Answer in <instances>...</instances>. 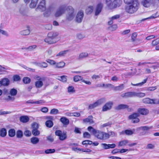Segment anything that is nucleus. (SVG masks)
<instances>
[{
    "mask_svg": "<svg viewBox=\"0 0 159 159\" xmlns=\"http://www.w3.org/2000/svg\"><path fill=\"white\" fill-rule=\"evenodd\" d=\"M124 87L123 84H122L119 86H116L115 88V89L117 90H123Z\"/></svg>",
    "mask_w": 159,
    "mask_h": 159,
    "instance_id": "53",
    "label": "nucleus"
},
{
    "mask_svg": "<svg viewBox=\"0 0 159 159\" xmlns=\"http://www.w3.org/2000/svg\"><path fill=\"white\" fill-rule=\"evenodd\" d=\"M13 79L14 81H16L20 80L21 79L19 75H15L13 76Z\"/></svg>",
    "mask_w": 159,
    "mask_h": 159,
    "instance_id": "57",
    "label": "nucleus"
},
{
    "mask_svg": "<svg viewBox=\"0 0 159 159\" xmlns=\"http://www.w3.org/2000/svg\"><path fill=\"white\" fill-rule=\"evenodd\" d=\"M83 136L84 138H89L90 137V135L89 133L85 132L83 134Z\"/></svg>",
    "mask_w": 159,
    "mask_h": 159,
    "instance_id": "63",
    "label": "nucleus"
},
{
    "mask_svg": "<svg viewBox=\"0 0 159 159\" xmlns=\"http://www.w3.org/2000/svg\"><path fill=\"white\" fill-rule=\"evenodd\" d=\"M39 0H31V2L30 4V7L31 8H33L36 6Z\"/></svg>",
    "mask_w": 159,
    "mask_h": 159,
    "instance_id": "31",
    "label": "nucleus"
},
{
    "mask_svg": "<svg viewBox=\"0 0 159 159\" xmlns=\"http://www.w3.org/2000/svg\"><path fill=\"white\" fill-rule=\"evenodd\" d=\"M117 28V26L116 24H114L109 27V29L111 31H114Z\"/></svg>",
    "mask_w": 159,
    "mask_h": 159,
    "instance_id": "54",
    "label": "nucleus"
},
{
    "mask_svg": "<svg viewBox=\"0 0 159 159\" xmlns=\"http://www.w3.org/2000/svg\"><path fill=\"white\" fill-rule=\"evenodd\" d=\"M103 7V4L101 3H98L94 9L95 15L98 16L101 12Z\"/></svg>",
    "mask_w": 159,
    "mask_h": 159,
    "instance_id": "11",
    "label": "nucleus"
},
{
    "mask_svg": "<svg viewBox=\"0 0 159 159\" xmlns=\"http://www.w3.org/2000/svg\"><path fill=\"white\" fill-rule=\"evenodd\" d=\"M128 140H124L122 141H120L119 142L118 146L120 147L125 145L126 144L128 143Z\"/></svg>",
    "mask_w": 159,
    "mask_h": 159,
    "instance_id": "35",
    "label": "nucleus"
},
{
    "mask_svg": "<svg viewBox=\"0 0 159 159\" xmlns=\"http://www.w3.org/2000/svg\"><path fill=\"white\" fill-rule=\"evenodd\" d=\"M67 76L66 75H62L61 76L58 77V79L63 82H65L67 80Z\"/></svg>",
    "mask_w": 159,
    "mask_h": 159,
    "instance_id": "43",
    "label": "nucleus"
},
{
    "mask_svg": "<svg viewBox=\"0 0 159 159\" xmlns=\"http://www.w3.org/2000/svg\"><path fill=\"white\" fill-rule=\"evenodd\" d=\"M88 54L87 52H82L79 55L78 59H82L88 57Z\"/></svg>",
    "mask_w": 159,
    "mask_h": 159,
    "instance_id": "29",
    "label": "nucleus"
},
{
    "mask_svg": "<svg viewBox=\"0 0 159 159\" xmlns=\"http://www.w3.org/2000/svg\"><path fill=\"white\" fill-rule=\"evenodd\" d=\"M112 123L111 122H108L107 123H105L101 125L102 127H104L106 126H111L112 125Z\"/></svg>",
    "mask_w": 159,
    "mask_h": 159,
    "instance_id": "58",
    "label": "nucleus"
},
{
    "mask_svg": "<svg viewBox=\"0 0 159 159\" xmlns=\"http://www.w3.org/2000/svg\"><path fill=\"white\" fill-rule=\"evenodd\" d=\"M122 1L121 0H115L112 3L111 5L112 9L119 7L122 4Z\"/></svg>",
    "mask_w": 159,
    "mask_h": 159,
    "instance_id": "17",
    "label": "nucleus"
},
{
    "mask_svg": "<svg viewBox=\"0 0 159 159\" xmlns=\"http://www.w3.org/2000/svg\"><path fill=\"white\" fill-rule=\"evenodd\" d=\"M106 3L107 7L110 9H112V7H111L112 4L111 0H104Z\"/></svg>",
    "mask_w": 159,
    "mask_h": 159,
    "instance_id": "41",
    "label": "nucleus"
},
{
    "mask_svg": "<svg viewBox=\"0 0 159 159\" xmlns=\"http://www.w3.org/2000/svg\"><path fill=\"white\" fill-rule=\"evenodd\" d=\"M32 127L33 129H38L39 128L38 124V123L34 122L32 124Z\"/></svg>",
    "mask_w": 159,
    "mask_h": 159,
    "instance_id": "59",
    "label": "nucleus"
},
{
    "mask_svg": "<svg viewBox=\"0 0 159 159\" xmlns=\"http://www.w3.org/2000/svg\"><path fill=\"white\" fill-rule=\"evenodd\" d=\"M155 147L154 144L149 143L148 144L146 147V148L147 149H153Z\"/></svg>",
    "mask_w": 159,
    "mask_h": 159,
    "instance_id": "55",
    "label": "nucleus"
},
{
    "mask_svg": "<svg viewBox=\"0 0 159 159\" xmlns=\"http://www.w3.org/2000/svg\"><path fill=\"white\" fill-rule=\"evenodd\" d=\"M31 134V132L29 130H26L24 132L25 135L27 137L30 136Z\"/></svg>",
    "mask_w": 159,
    "mask_h": 159,
    "instance_id": "62",
    "label": "nucleus"
},
{
    "mask_svg": "<svg viewBox=\"0 0 159 159\" xmlns=\"http://www.w3.org/2000/svg\"><path fill=\"white\" fill-rule=\"evenodd\" d=\"M44 41L48 44H51L56 43L48 35L47 37L44 39Z\"/></svg>",
    "mask_w": 159,
    "mask_h": 159,
    "instance_id": "19",
    "label": "nucleus"
},
{
    "mask_svg": "<svg viewBox=\"0 0 159 159\" xmlns=\"http://www.w3.org/2000/svg\"><path fill=\"white\" fill-rule=\"evenodd\" d=\"M37 65L41 67L46 68L48 66L47 63L45 62L37 63Z\"/></svg>",
    "mask_w": 159,
    "mask_h": 159,
    "instance_id": "36",
    "label": "nucleus"
},
{
    "mask_svg": "<svg viewBox=\"0 0 159 159\" xmlns=\"http://www.w3.org/2000/svg\"><path fill=\"white\" fill-rule=\"evenodd\" d=\"M45 125L47 127L51 128L53 126V123L52 120H48L46 122Z\"/></svg>",
    "mask_w": 159,
    "mask_h": 159,
    "instance_id": "34",
    "label": "nucleus"
},
{
    "mask_svg": "<svg viewBox=\"0 0 159 159\" xmlns=\"http://www.w3.org/2000/svg\"><path fill=\"white\" fill-rule=\"evenodd\" d=\"M88 130L91 132L98 139L101 140H105L108 139V135L107 133L96 130L91 126L88 128Z\"/></svg>",
    "mask_w": 159,
    "mask_h": 159,
    "instance_id": "2",
    "label": "nucleus"
},
{
    "mask_svg": "<svg viewBox=\"0 0 159 159\" xmlns=\"http://www.w3.org/2000/svg\"><path fill=\"white\" fill-rule=\"evenodd\" d=\"M45 0H42L39 3L38 7L36 9L37 11H43L46 10L45 5Z\"/></svg>",
    "mask_w": 159,
    "mask_h": 159,
    "instance_id": "9",
    "label": "nucleus"
},
{
    "mask_svg": "<svg viewBox=\"0 0 159 159\" xmlns=\"http://www.w3.org/2000/svg\"><path fill=\"white\" fill-rule=\"evenodd\" d=\"M55 151V150L54 149H49L46 150L44 152L45 153L49 154L54 153Z\"/></svg>",
    "mask_w": 159,
    "mask_h": 159,
    "instance_id": "45",
    "label": "nucleus"
},
{
    "mask_svg": "<svg viewBox=\"0 0 159 159\" xmlns=\"http://www.w3.org/2000/svg\"><path fill=\"white\" fill-rule=\"evenodd\" d=\"M93 118L92 116H89L88 118L83 119V122L86 123H89L90 125L94 123Z\"/></svg>",
    "mask_w": 159,
    "mask_h": 159,
    "instance_id": "21",
    "label": "nucleus"
},
{
    "mask_svg": "<svg viewBox=\"0 0 159 159\" xmlns=\"http://www.w3.org/2000/svg\"><path fill=\"white\" fill-rule=\"evenodd\" d=\"M137 35V34L136 33H134L132 34L131 36V40L132 41H134L136 39V38Z\"/></svg>",
    "mask_w": 159,
    "mask_h": 159,
    "instance_id": "60",
    "label": "nucleus"
},
{
    "mask_svg": "<svg viewBox=\"0 0 159 159\" xmlns=\"http://www.w3.org/2000/svg\"><path fill=\"white\" fill-rule=\"evenodd\" d=\"M55 134L56 136L59 137V139L60 140L63 141L65 140L67 138L66 132H62L60 130H56L55 132Z\"/></svg>",
    "mask_w": 159,
    "mask_h": 159,
    "instance_id": "7",
    "label": "nucleus"
},
{
    "mask_svg": "<svg viewBox=\"0 0 159 159\" xmlns=\"http://www.w3.org/2000/svg\"><path fill=\"white\" fill-rule=\"evenodd\" d=\"M159 43L158 39H156L155 40L152 41V44L153 46H155L158 44Z\"/></svg>",
    "mask_w": 159,
    "mask_h": 159,
    "instance_id": "64",
    "label": "nucleus"
},
{
    "mask_svg": "<svg viewBox=\"0 0 159 159\" xmlns=\"http://www.w3.org/2000/svg\"><path fill=\"white\" fill-rule=\"evenodd\" d=\"M157 12L155 13L152 14V16H149V17L145 18L142 20V21L144 20H145L148 19H155L159 16V15H157Z\"/></svg>",
    "mask_w": 159,
    "mask_h": 159,
    "instance_id": "37",
    "label": "nucleus"
},
{
    "mask_svg": "<svg viewBox=\"0 0 159 159\" xmlns=\"http://www.w3.org/2000/svg\"><path fill=\"white\" fill-rule=\"evenodd\" d=\"M124 2L128 5L125 7V11L128 13L132 14L138 9L139 3L138 0H124Z\"/></svg>",
    "mask_w": 159,
    "mask_h": 159,
    "instance_id": "1",
    "label": "nucleus"
},
{
    "mask_svg": "<svg viewBox=\"0 0 159 159\" xmlns=\"http://www.w3.org/2000/svg\"><path fill=\"white\" fill-rule=\"evenodd\" d=\"M43 85V83L42 80H38L35 82V85L37 88L41 87Z\"/></svg>",
    "mask_w": 159,
    "mask_h": 159,
    "instance_id": "33",
    "label": "nucleus"
},
{
    "mask_svg": "<svg viewBox=\"0 0 159 159\" xmlns=\"http://www.w3.org/2000/svg\"><path fill=\"white\" fill-rule=\"evenodd\" d=\"M83 78L79 75H76L74 77V80L75 82H77L80 80H82Z\"/></svg>",
    "mask_w": 159,
    "mask_h": 159,
    "instance_id": "44",
    "label": "nucleus"
},
{
    "mask_svg": "<svg viewBox=\"0 0 159 159\" xmlns=\"http://www.w3.org/2000/svg\"><path fill=\"white\" fill-rule=\"evenodd\" d=\"M16 134V131L13 129H10L8 131V135L10 137H13Z\"/></svg>",
    "mask_w": 159,
    "mask_h": 159,
    "instance_id": "30",
    "label": "nucleus"
},
{
    "mask_svg": "<svg viewBox=\"0 0 159 159\" xmlns=\"http://www.w3.org/2000/svg\"><path fill=\"white\" fill-rule=\"evenodd\" d=\"M17 93V90L13 88L11 89L10 90V94L12 96H14L16 95Z\"/></svg>",
    "mask_w": 159,
    "mask_h": 159,
    "instance_id": "40",
    "label": "nucleus"
},
{
    "mask_svg": "<svg viewBox=\"0 0 159 159\" xmlns=\"http://www.w3.org/2000/svg\"><path fill=\"white\" fill-rule=\"evenodd\" d=\"M19 12L22 16H25L27 15V11L25 6H22L19 8Z\"/></svg>",
    "mask_w": 159,
    "mask_h": 159,
    "instance_id": "16",
    "label": "nucleus"
},
{
    "mask_svg": "<svg viewBox=\"0 0 159 159\" xmlns=\"http://www.w3.org/2000/svg\"><path fill=\"white\" fill-rule=\"evenodd\" d=\"M138 112L139 114L146 115L149 113V110L145 108H139L138 109Z\"/></svg>",
    "mask_w": 159,
    "mask_h": 159,
    "instance_id": "18",
    "label": "nucleus"
},
{
    "mask_svg": "<svg viewBox=\"0 0 159 159\" xmlns=\"http://www.w3.org/2000/svg\"><path fill=\"white\" fill-rule=\"evenodd\" d=\"M31 142L33 144H36L39 141V139L36 137H33L31 139Z\"/></svg>",
    "mask_w": 159,
    "mask_h": 159,
    "instance_id": "32",
    "label": "nucleus"
},
{
    "mask_svg": "<svg viewBox=\"0 0 159 159\" xmlns=\"http://www.w3.org/2000/svg\"><path fill=\"white\" fill-rule=\"evenodd\" d=\"M59 111L58 109L55 108H53L50 111V114L52 115H56L58 113Z\"/></svg>",
    "mask_w": 159,
    "mask_h": 159,
    "instance_id": "48",
    "label": "nucleus"
},
{
    "mask_svg": "<svg viewBox=\"0 0 159 159\" xmlns=\"http://www.w3.org/2000/svg\"><path fill=\"white\" fill-rule=\"evenodd\" d=\"M65 63L63 61H61L59 62H56V65L54 66L55 68H62L65 66Z\"/></svg>",
    "mask_w": 159,
    "mask_h": 159,
    "instance_id": "25",
    "label": "nucleus"
},
{
    "mask_svg": "<svg viewBox=\"0 0 159 159\" xmlns=\"http://www.w3.org/2000/svg\"><path fill=\"white\" fill-rule=\"evenodd\" d=\"M23 135V133L21 130H19L17 131L16 133V135L17 138H21L22 137Z\"/></svg>",
    "mask_w": 159,
    "mask_h": 159,
    "instance_id": "46",
    "label": "nucleus"
},
{
    "mask_svg": "<svg viewBox=\"0 0 159 159\" xmlns=\"http://www.w3.org/2000/svg\"><path fill=\"white\" fill-rule=\"evenodd\" d=\"M2 85L4 86H8L10 84L9 80L7 78H4L1 80Z\"/></svg>",
    "mask_w": 159,
    "mask_h": 159,
    "instance_id": "24",
    "label": "nucleus"
},
{
    "mask_svg": "<svg viewBox=\"0 0 159 159\" xmlns=\"http://www.w3.org/2000/svg\"><path fill=\"white\" fill-rule=\"evenodd\" d=\"M105 101V98H102L98 100L94 103L90 104L89 106V109H92L102 104Z\"/></svg>",
    "mask_w": 159,
    "mask_h": 159,
    "instance_id": "6",
    "label": "nucleus"
},
{
    "mask_svg": "<svg viewBox=\"0 0 159 159\" xmlns=\"http://www.w3.org/2000/svg\"><path fill=\"white\" fill-rule=\"evenodd\" d=\"M30 33L29 29H27L22 30L20 32V33L22 35H29Z\"/></svg>",
    "mask_w": 159,
    "mask_h": 159,
    "instance_id": "38",
    "label": "nucleus"
},
{
    "mask_svg": "<svg viewBox=\"0 0 159 159\" xmlns=\"http://www.w3.org/2000/svg\"><path fill=\"white\" fill-rule=\"evenodd\" d=\"M93 7L90 6L86 8L85 11L86 13L87 14H90L93 12Z\"/></svg>",
    "mask_w": 159,
    "mask_h": 159,
    "instance_id": "28",
    "label": "nucleus"
},
{
    "mask_svg": "<svg viewBox=\"0 0 159 159\" xmlns=\"http://www.w3.org/2000/svg\"><path fill=\"white\" fill-rule=\"evenodd\" d=\"M66 8V6L65 4L60 5L57 9L54 14L55 16L56 17L61 16L65 13Z\"/></svg>",
    "mask_w": 159,
    "mask_h": 159,
    "instance_id": "5",
    "label": "nucleus"
},
{
    "mask_svg": "<svg viewBox=\"0 0 159 159\" xmlns=\"http://www.w3.org/2000/svg\"><path fill=\"white\" fill-rule=\"evenodd\" d=\"M60 121L64 125H67L69 123V120L68 119L65 117H62L60 119Z\"/></svg>",
    "mask_w": 159,
    "mask_h": 159,
    "instance_id": "23",
    "label": "nucleus"
},
{
    "mask_svg": "<svg viewBox=\"0 0 159 159\" xmlns=\"http://www.w3.org/2000/svg\"><path fill=\"white\" fill-rule=\"evenodd\" d=\"M143 102L145 103L153 104H159V100L157 99H150L147 98L143 99Z\"/></svg>",
    "mask_w": 159,
    "mask_h": 159,
    "instance_id": "8",
    "label": "nucleus"
},
{
    "mask_svg": "<svg viewBox=\"0 0 159 159\" xmlns=\"http://www.w3.org/2000/svg\"><path fill=\"white\" fill-rule=\"evenodd\" d=\"M153 3V0H142L141 4L145 7H148Z\"/></svg>",
    "mask_w": 159,
    "mask_h": 159,
    "instance_id": "14",
    "label": "nucleus"
},
{
    "mask_svg": "<svg viewBox=\"0 0 159 159\" xmlns=\"http://www.w3.org/2000/svg\"><path fill=\"white\" fill-rule=\"evenodd\" d=\"M44 103H45V101L42 100L36 101H34L33 100H30L26 102V103L28 104H40Z\"/></svg>",
    "mask_w": 159,
    "mask_h": 159,
    "instance_id": "20",
    "label": "nucleus"
},
{
    "mask_svg": "<svg viewBox=\"0 0 159 159\" xmlns=\"http://www.w3.org/2000/svg\"><path fill=\"white\" fill-rule=\"evenodd\" d=\"M30 120L29 117L27 116H22L20 117V120L21 122L25 123L28 122Z\"/></svg>",
    "mask_w": 159,
    "mask_h": 159,
    "instance_id": "26",
    "label": "nucleus"
},
{
    "mask_svg": "<svg viewBox=\"0 0 159 159\" xmlns=\"http://www.w3.org/2000/svg\"><path fill=\"white\" fill-rule=\"evenodd\" d=\"M37 46L36 45H33L27 47V50L29 51H31L35 49Z\"/></svg>",
    "mask_w": 159,
    "mask_h": 159,
    "instance_id": "51",
    "label": "nucleus"
},
{
    "mask_svg": "<svg viewBox=\"0 0 159 159\" xmlns=\"http://www.w3.org/2000/svg\"><path fill=\"white\" fill-rule=\"evenodd\" d=\"M145 94L143 93H136L134 92H129L122 94L121 96L123 98H131L133 97H143Z\"/></svg>",
    "mask_w": 159,
    "mask_h": 159,
    "instance_id": "3",
    "label": "nucleus"
},
{
    "mask_svg": "<svg viewBox=\"0 0 159 159\" xmlns=\"http://www.w3.org/2000/svg\"><path fill=\"white\" fill-rule=\"evenodd\" d=\"M48 35L56 43L58 40L57 36L58 33L55 32H49Z\"/></svg>",
    "mask_w": 159,
    "mask_h": 159,
    "instance_id": "13",
    "label": "nucleus"
},
{
    "mask_svg": "<svg viewBox=\"0 0 159 159\" xmlns=\"http://www.w3.org/2000/svg\"><path fill=\"white\" fill-rule=\"evenodd\" d=\"M113 103L112 102H109L107 103L103 107V111H106L111 109L113 105Z\"/></svg>",
    "mask_w": 159,
    "mask_h": 159,
    "instance_id": "15",
    "label": "nucleus"
},
{
    "mask_svg": "<svg viewBox=\"0 0 159 159\" xmlns=\"http://www.w3.org/2000/svg\"><path fill=\"white\" fill-rule=\"evenodd\" d=\"M102 146L105 149H109V144L102 143L101 144Z\"/></svg>",
    "mask_w": 159,
    "mask_h": 159,
    "instance_id": "61",
    "label": "nucleus"
},
{
    "mask_svg": "<svg viewBox=\"0 0 159 159\" xmlns=\"http://www.w3.org/2000/svg\"><path fill=\"white\" fill-rule=\"evenodd\" d=\"M129 107L128 105L125 104H120L119 105L115 107V109L119 110L122 109L128 108Z\"/></svg>",
    "mask_w": 159,
    "mask_h": 159,
    "instance_id": "22",
    "label": "nucleus"
},
{
    "mask_svg": "<svg viewBox=\"0 0 159 159\" xmlns=\"http://www.w3.org/2000/svg\"><path fill=\"white\" fill-rule=\"evenodd\" d=\"M7 134L6 129L5 128H2L0 131V136L2 137H4L6 136Z\"/></svg>",
    "mask_w": 159,
    "mask_h": 159,
    "instance_id": "27",
    "label": "nucleus"
},
{
    "mask_svg": "<svg viewBox=\"0 0 159 159\" xmlns=\"http://www.w3.org/2000/svg\"><path fill=\"white\" fill-rule=\"evenodd\" d=\"M46 61L49 63L50 65H54V66L56 65V62L53 60H50L49 59H48L46 60Z\"/></svg>",
    "mask_w": 159,
    "mask_h": 159,
    "instance_id": "50",
    "label": "nucleus"
},
{
    "mask_svg": "<svg viewBox=\"0 0 159 159\" xmlns=\"http://www.w3.org/2000/svg\"><path fill=\"white\" fill-rule=\"evenodd\" d=\"M140 116L139 114L138 113L134 112L132 114V115H129V119H134V120H132V122L134 123H137L139 121V119L137 117H139Z\"/></svg>",
    "mask_w": 159,
    "mask_h": 159,
    "instance_id": "10",
    "label": "nucleus"
},
{
    "mask_svg": "<svg viewBox=\"0 0 159 159\" xmlns=\"http://www.w3.org/2000/svg\"><path fill=\"white\" fill-rule=\"evenodd\" d=\"M134 131V130L133 131L131 130L127 129L125 131V133L126 135H131L133 134Z\"/></svg>",
    "mask_w": 159,
    "mask_h": 159,
    "instance_id": "52",
    "label": "nucleus"
},
{
    "mask_svg": "<svg viewBox=\"0 0 159 159\" xmlns=\"http://www.w3.org/2000/svg\"><path fill=\"white\" fill-rule=\"evenodd\" d=\"M66 10L67 11V13L66 15V19L69 21H71L75 16L74 9L72 7L69 6L67 7Z\"/></svg>",
    "mask_w": 159,
    "mask_h": 159,
    "instance_id": "4",
    "label": "nucleus"
},
{
    "mask_svg": "<svg viewBox=\"0 0 159 159\" xmlns=\"http://www.w3.org/2000/svg\"><path fill=\"white\" fill-rule=\"evenodd\" d=\"M152 127H148L147 126H142L139 128V129L143 130H148L152 128Z\"/></svg>",
    "mask_w": 159,
    "mask_h": 159,
    "instance_id": "56",
    "label": "nucleus"
},
{
    "mask_svg": "<svg viewBox=\"0 0 159 159\" xmlns=\"http://www.w3.org/2000/svg\"><path fill=\"white\" fill-rule=\"evenodd\" d=\"M68 52V50H64L60 52L58 54H57V56H64Z\"/></svg>",
    "mask_w": 159,
    "mask_h": 159,
    "instance_id": "42",
    "label": "nucleus"
},
{
    "mask_svg": "<svg viewBox=\"0 0 159 159\" xmlns=\"http://www.w3.org/2000/svg\"><path fill=\"white\" fill-rule=\"evenodd\" d=\"M30 81V79L28 77H24L23 79V82L26 84L29 83Z\"/></svg>",
    "mask_w": 159,
    "mask_h": 159,
    "instance_id": "49",
    "label": "nucleus"
},
{
    "mask_svg": "<svg viewBox=\"0 0 159 159\" xmlns=\"http://www.w3.org/2000/svg\"><path fill=\"white\" fill-rule=\"evenodd\" d=\"M84 16V11L82 10L79 11L76 16V21L79 23L81 22L83 20Z\"/></svg>",
    "mask_w": 159,
    "mask_h": 159,
    "instance_id": "12",
    "label": "nucleus"
},
{
    "mask_svg": "<svg viewBox=\"0 0 159 159\" xmlns=\"http://www.w3.org/2000/svg\"><path fill=\"white\" fill-rule=\"evenodd\" d=\"M32 132V134L34 136H38L40 134V131L38 129H33Z\"/></svg>",
    "mask_w": 159,
    "mask_h": 159,
    "instance_id": "47",
    "label": "nucleus"
},
{
    "mask_svg": "<svg viewBox=\"0 0 159 159\" xmlns=\"http://www.w3.org/2000/svg\"><path fill=\"white\" fill-rule=\"evenodd\" d=\"M147 79H148L146 78V79L144 80L143 81L139 83L136 84H133L132 83H131V84L132 85L134 86H141L143 84H144L146 82Z\"/></svg>",
    "mask_w": 159,
    "mask_h": 159,
    "instance_id": "39",
    "label": "nucleus"
}]
</instances>
